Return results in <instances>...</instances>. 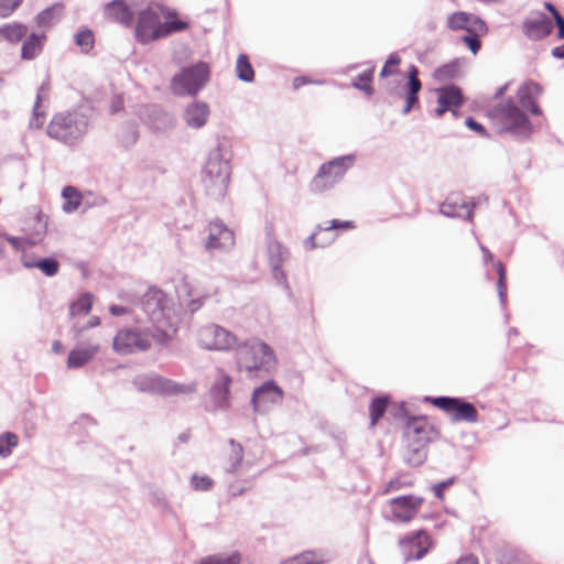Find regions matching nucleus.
<instances>
[{"label": "nucleus", "mask_w": 564, "mask_h": 564, "mask_svg": "<svg viewBox=\"0 0 564 564\" xmlns=\"http://www.w3.org/2000/svg\"><path fill=\"white\" fill-rule=\"evenodd\" d=\"M282 390L270 380L256 388L252 393L251 404L256 413H265L269 409L282 401Z\"/></svg>", "instance_id": "nucleus-15"}, {"label": "nucleus", "mask_w": 564, "mask_h": 564, "mask_svg": "<svg viewBox=\"0 0 564 564\" xmlns=\"http://www.w3.org/2000/svg\"><path fill=\"white\" fill-rule=\"evenodd\" d=\"M456 65L455 64H446L434 70L433 77L438 82H445L452 79L456 74Z\"/></svg>", "instance_id": "nucleus-52"}, {"label": "nucleus", "mask_w": 564, "mask_h": 564, "mask_svg": "<svg viewBox=\"0 0 564 564\" xmlns=\"http://www.w3.org/2000/svg\"><path fill=\"white\" fill-rule=\"evenodd\" d=\"M104 14L106 19L120 23L124 26H131L134 15V9L128 6L124 0H113L105 4Z\"/></svg>", "instance_id": "nucleus-25"}, {"label": "nucleus", "mask_w": 564, "mask_h": 564, "mask_svg": "<svg viewBox=\"0 0 564 564\" xmlns=\"http://www.w3.org/2000/svg\"><path fill=\"white\" fill-rule=\"evenodd\" d=\"M191 484L195 490L208 491L213 487V480L208 476L193 475Z\"/></svg>", "instance_id": "nucleus-53"}, {"label": "nucleus", "mask_w": 564, "mask_h": 564, "mask_svg": "<svg viewBox=\"0 0 564 564\" xmlns=\"http://www.w3.org/2000/svg\"><path fill=\"white\" fill-rule=\"evenodd\" d=\"M45 35L32 33L22 44L21 57L25 61L34 59L43 48Z\"/></svg>", "instance_id": "nucleus-32"}, {"label": "nucleus", "mask_w": 564, "mask_h": 564, "mask_svg": "<svg viewBox=\"0 0 564 564\" xmlns=\"http://www.w3.org/2000/svg\"><path fill=\"white\" fill-rule=\"evenodd\" d=\"M62 11L63 6L59 3L46 8L36 15V24L41 28L51 26L56 21H58Z\"/></svg>", "instance_id": "nucleus-37"}, {"label": "nucleus", "mask_w": 564, "mask_h": 564, "mask_svg": "<svg viewBox=\"0 0 564 564\" xmlns=\"http://www.w3.org/2000/svg\"><path fill=\"white\" fill-rule=\"evenodd\" d=\"M232 377L223 368H216L214 380L209 388V399L216 411H227L231 406L230 387Z\"/></svg>", "instance_id": "nucleus-12"}, {"label": "nucleus", "mask_w": 564, "mask_h": 564, "mask_svg": "<svg viewBox=\"0 0 564 564\" xmlns=\"http://www.w3.org/2000/svg\"><path fill=\"white\" fill-rule=\"evenodd\" d=\"M74 41L77 46L82 48L84 53L89 52L94 47L95 37L94 33L89 29H84L77 32L74 36Z\"/></svg>", "instance_id": "nucleus-47"}, {"label": "nucleus", "mask_w": 564, "mask_h": 564, "mask_svg": "<svg viewBox=\"0 0 564 564\" xmlns=\"http://www.w3.org/2000/svg\"><path fill=\"white\" fill-rule=\"evenodd\" d=\"M109 312L111 315L113 316H121V315H124L127 314L129 311L127 307L124 306H120V305H111L109 307Z\"/></svg>", "instance_id": "nucleus-62"}, {"label": "nucleus", "mask_w": 564, "mask_h": 564, "mask_svg": "<svg viewBox=\"0 0 564 564\" xmlns=\"http://www.w3.org/2000/svg\"><path fill=\"white\" fill-rule=\"evenodd\" d=\"M23 264L25 268L40 269L46 276H54L59 270V263L54 258H42L32 262L24 261Z\"/></svg>", "instance_id": "nucleus-36"}, {"label": "nucleus", "mask_w": 564, "mask_h": 564, "mask_svg": "<svg viewBox=\"0 0 564 564\" xmlns=\"http://www.w3.org/2000/svg\"><path fill=\"white\" fill-rule=\"evenodd\" d=\"M236 75L246 83H251L254 79L253 67L246 54H240L236 62Z\"/></svg>", "instance_id": "nucleus-38"}, {"label": "nucleus", "mask_w": 564, "mask_h": 564, "mask_svg": "<svg viewBox=\"0 0 564 564\" xmlns=\"http://www.w3.org/2000/svg\"><path fill=\"white\" fill-rule=\"evenodd\" d=\"M241 555L239 552H232L229 555L217 554L206 556L200 560L199 564H240Z\"/></svg>", "instance_id": "nucleus-44"}, {"label": "nucleus", "mask_w": 564, "mask_h": 564, "mask_svg": "<svg viewBox=\"0 0 564 564\" xmlns=\"http://www.w3.org/2000/svg\"><path fill=\"white\" fill-rule=\"evenodd\" d=\"M355 162V154H346L323 163L310 182V191L322 194L334 188L344 178L346 172L354 166Z\"/></svg>", "instance_id": "nucleus-7"}, {"label": "nucleus", "mask_w": 564, "mask_h": 564, "mask_svg": "<svg viewBox=\"0 0 564 564\" xmlns=\"http://www.w3.org/2000/svg\"><path fill=\"white\" fill-rule=\"evenodd\" d=\"M311 83H312V80L310 78H307L305 76H299V77L294 78L293 87H294V89H299L300 87L311 84Z\"/></svg>", "instance_id": "nucleus-63"}, {"label": "nucleus", "mask_w": 564, "mask_h": 564, "mask_svg": "<svg viewBox=\"0 0 564 564\" xmlns=\"http://www.w3.org/2000/svg\"><path fill=\"white\" fill-rule=\"evenodd\" d=\"M203 306V299H194L187 303V310L191 313H195Z\"/></svg>", "instance_id": "nucleus-61"}, {"label": "nucleus", "mask_w": 564, "mask_h": 564, "mask_svg": "<svg viewBox=\"0 0 564 564\" xmlns=\"http://www.w3.org/2000/svg\"><path fill=\"white\" fill-rule=\"evenodd\" d=\"M165 377L155 372L137 375L132 379L133 387L142 393L163 395Z\"/></svg>", "instance_id": "nucleus-26"}, {"label": "nucleus", "mask_w": 564, "mask_h": 564, "mask_svg": "<svg viewBox=\"0 0 564 564\" xmlns=\"http://www.w3.org/2000/svg\"><path fill=\"white\" fill-rule=\"evenodd\" d=\"M478 202L469 203L459 195H451L446 198L444 203L440 206V213L445 217H462L467 220L473 219V208L479 204Z\"/></svg>", "instance_id": "nucleus-20"}, {"label": "nucleus", "mask_w": 564, "mask_h": 564, "mask_svg": "<svg viewBox=\"0 0 564 564\" xmlns=\"http://www.w3.org/2000/svg\"><path fill=\"white\" fill-rule=\"evenodd\" d=\"M197 340L204 349L219 351L235 350L239 343L234 333L217 324H208L199 328Z\"/></svg>", "instance_id": "nucleus-8"}, {"label": "nucleus", "mask_w": 564, "mask_h": 564, "mask_svg": "<svg viewBox=\"0 0 564 564\" xmlns=\"http://www.w3.org/2000/svg\"><path fill=\"white\" fill-rule=\"evenodd\" d=\"M453 484H454V478H448L444 481H441V482L434 485L432 490H433L435 497L442 500L444 498V490Z\"/></svg>", "instance_id": "nucleus-56"}, {"label": "nucleus", "mask_w": 564, "mask_h": 564, "mask_svg": "<svg viewBox=\"0 0 564 564\" xmlns=\"http://www.w3.org/2000/svg\"><path fill=\"white\" fill-rule=\"evenodd\" d=\"M388 405V399L384 397L376 398L369 406L371 425H375L384 414Z\"/></svg>", "instance_id": "nucleus-48"}, {"label": "nucleus", "mask_w": 564, "mask_h": 564, "mask_svg": "<svg viewBox=\"0 0 564 564\" xmlns=\"http://www.w3.org/2000/svg\"><path fill=\"white\" fill-rule=\"evenodd\" d=\"M401 63V58L397 53H392L389 55V57L386 61V64L383 65L380 76L386 77L389 75H392L395 73V70L391 69L390 66H398Z\"/></svg>", "instance_id": "nucleus-54"}, {"label": "nucleus", "mask_w": 564, "mask_h": 564, "mask_svg": "<svg viewBox=\"0 0 564 564\" xmlns=\"http://www.w3.org/2000/svg\"><path fill=\"white\" fill-rule=\"evenodd\" d=\"M141 305L155 328L152 337L159 344H167L176 334L180 324L174 301L161 289L150 286L142 296Z\"/></svg>", "instance_id": "nucleus-1"}, {"label": "nucleus", "mask_w": 564, "mask_h": 564, "mask_svg": "<svg viewBox=\"0 0 564 564\" xmlns=\"http://www.w3.org/2000/svg\"><path fill=\"white\" fill-rule=\"evenodd\" d=\"M50 99V82L45 80L37 89L36 99L33 106L32 117L30 119V127L39 129L43 126L45 119V109Z\"/></svg>", "instance_id": "nucleus-27"}, {"label": "nucleus", "mask_w": 564, "mask_h": 564, "mask_svg": "<svg viewBox=\"0 0 564 564\" xmlns=\"http://www.w3.org/2000/svg\"><path fill=\"white\" fill-rule=\"evenodd\" d=\"M543 94V88L534 82L523 83L517 90V102L522 108L529 110L533 116H542V110L538 105L539 98Z\"/></svg>", "instance_id": "nucleus-18"}, {"label": "nucleus", "mask_w": 564, "mask_h": 564, "mask_svg": "<svg viewBox=\"0 0 564 564\" xmlns=\"http://www.w3.org/2000/svg\"><path fill=\"white\" fill-rule=\"evenodd\" d=\"M465 124L473 131L477 132L480 135H486V129L482 124L477 122L473 117H468L465 120Z\"/></svg>", "instance_id": "nucleus-57"}, {"label": "nucleus", "mask_w": 564, "mask_h": 564, "mask_svg": "<svg viewBox=\"0 0 564 564\" xmlns=\"http://www.w3.org/2000/svg\"><path fill=\"white\" fill-rule=\"evenodd\" d=\"M99 350V345H87L85 347H76L72 349L67 357V367L77 369L88 364Z\"/></svg>", "instance_id": "nucleus-29"}, {"label": "nucleus", "mask_w": 564, "mask_h": 564, "mask_svg": "<svg viewBox=\"0 0 564 564\" xmlns=\"http://www.w3.org/2000/svg\"><path fill=\"white\" fill-rule=\"evenodd\" d=\"M372 79L373 68H370L359 74L356 78H354L351 82V86L355 89L364 91L367 96H371L373 94V87L371 86Z\"/></svg>", "instance_id": "nucleus-41"}, {"label": "nucleus", "mask_w": 564, "mask_h": 564, "mask_svg": "<svg viewBox=\"0 0 564 564\" xmlns=\"http://www.w3.org/2000/svg\"><path fill=\"white\" fill-rule=\"evenodd\" d=\"M197 391V383L194 381L180 383L165 378L163 397H173L178 394H192Z\"/></svg>", "instance_id": "nucleus-33"}, {"label": "nucleus", "mask_w": 564, "mask_h": 564, "mask_svg": "<svg viewBox=\"0 0 564 564\" xmlns=\"http://www.w3.org/2000/svg\"><path fill=\"white\" fill-rule=\"evenodd\" d=\"M21 3L22 0H0V17H9Z\"/></svg>", "instance_id": "nucleus-55"}, {"label": "nucleus", "mask_w": 564, "mask_h": 564, "mask_svg": "<svg viewBox=\"0 0 564 564\" xmlns=\"http://www.w3.org/2000/svg\"><path fill=\"white\" fill-rule=\"evenodd\" d=\"M352 227L354 224L351 221H343L338 219H333L328 226L318 225L315 231L304 240V247L307 250H313L318 247L324 248L335 239L332 230L349 229Z\"/></svg>", "instance_id": "nucleus-17"}, {"label": "nucleus", "mask_w": 564, "mask_h": 564, "mask_svg": "<svg viewBox=\"0 0 564 564\" xmlns=\"http://www.w3.org/2000/svg\"><path fill=\"white\" fill-rule=\"evenodd\" d=\"M63 197L66 202L63 205L65 213H73L82 205V197L79 192L73 186H66L62 192Z\"/></svg>", "instance_id": "nucleus-40"}, {"label": "nucleus", "mask_w": 564, "mask_h": 564, "mask_svg": "<svg viewBox=\"0 0 564 564\" xmlns=\"http://www.w3.org/2000/svg\"><path fill=\"white\" fill-rule=\"evenodd\" d=\"M139 132L138 128L134 123H127L123 126L118 134V139L120 143L124 148H130L134 145L138 141Z\"/></svg>", "instance_id": "nucleus-43"}, {"label": "nucleus", "mask_w": 564, "mask_h": 564, "mask_svg": "<svg viewBox=\"0 0 564 564\" xmlns=\"http://www.w3.org/2000/svg\"><path fill=\"white\" fill-rule=\"evenodd\" d=\"M487 32H468L462 36V41L468 46L473 54H477L481 47L480 36Z\"/></svg>", "instance_id": "nucleus-51"}, {"label": "nucleus", "mask_w": 564, "mask_h": 564, "mask_svg": "<svg viewBox=\"0 0 564 564\" xmlns=\"http://www.w3.org/2000/svg\"><path fill=\"white\" fill-rule=\"evenodd\" d=\"M554 23L557 26V39L563 40L564 39V18L562 14H556V18L554 19Z\"/></svg>", "instance_id": "nucleus-60"}, {"label": "nucleus", "mask_w": 564, "mask_h": 564, "mask_svg": "<svg viewBox=\"0 0 564 564\" xmlns=\"http://www.w3.org/2000/svg\"><path fill=\"white\" fill-rule=\"evenodd\" d=\"M235 245L234 232L219 220L213 221L208 226V236L205 241V249L209 253L226 252Z\"/></svg>", "instance_id": "nucleus-13"}, {"label": "nucleus", "mask_w": 564, "mask_h": 564, "mask_svg": "<svg viewBox=\"0 0 564 564\" xmlns=\"http://www.w3.org/2000/svg\"><path fill=\"white\" fill-rule=\"evenodd\" d=\"M210 109L205 101H193L186 106L183 112V120L191 129L203 128L209 118Z\"/></svg>", "instance_id": "nucleus-23"}, {"label": "nucleus", "mask_w": 564, "mask_h": 564, "mask_svg": "<svg viewBox=\"0 0 564 564\" xmlns=\"http://www.w3.org/2000/svg\"><path fill=\"white\" fill-rule=\"evenodd\" d=\"M422 89V83L419 79V69L411 65L408 70V85L405 94V106L402 110L403 115H408L412 108L419 102V93Z\"/></svg>", "instance_id": "nucleus-28"}, {"label": "nucleus", "mask_w": 564, "mask_h": 564, "mask_svg": "<svg viewBox=\"0 0 564 564\" xmlns=\"http://www.w3.org/2000/svg\"><path fill=\"white\" fill-rule=\"evenodd\" d=\"M28 28L21 23H9L0 28V36L11 43L22 40Z\"/></svg>", "instance_id": "nucleus-35"}, {"label": "nucleus", "mask_w": 564, "mask_h": 564, "mask_svg": "<svg viewBox=\"0 0 564 564\" xmlns=\"http://www.w3.org/2000/svg\"><path fill=\"white\" fill-rule=\"evenodd\" d=\"M150 347L149 336L137 328L120 329L112 341L113 350L121 355L145 351Z\"/></svg>", "instance_id": "nucleus-11"}, {"label": "nucleus", "mask_w": 564, "mask_h": 564, "mask_svg": "<svg viewBox=\"0 0 564 564\" xmlns=\"http://www.w3.org/2000/svg\"><path fill=\"white\" fill-rule=\"evenodd\" d=\"M89 120L78 110L57 112L51 119L46 133L65 145H75L83 140L88 131Z\"/></svg>", "instance_id": "nucleus-3"}, {"label": "nucleus", "mask_w": 564, "mask_h": 564, "mask_svg": "<svg viewBox=\"0 0 564 564\" xmlns=\"http://www.w3.org/2000/svg\"><path fill=\"white\" fill-rule=\"evenodd\" d=\"M405 484L402 482L399 478L391 479L384 487L383 494H389L393 490H398L403 487Z\"/></svg>", "instance_id": "nucleus-58"}, {"label": "nucleus", "mask_w": 564, "mask_h": 564, "mask_svg": "<svg viewBox=\"0 0 564 564\" xmlns=\"http://www.w3.org/2000/svg\"><path fill=\"white\" fill-rule=\"evenodd\" d=\"M94 296L90 293L82 294L75 302L69 306V314L72 316L77 314H88L91 311Z\"/></svg>", "instance_id": "nucleus-42"}, {"label": "nucleus", "mask_w": 564, "mask_h": 564, "mask_svg": "<svg viewBox=\"0 0 564 564\" xmlns=\"http://www.w3.org/2000/svg\"><path fill=\"white\" fill-rule=\"evenodd\" d=\"M325 554L322 551H305L295 556L289 557L282 564H325Z\"/></svg>", "instance_id": "nucleus-34"}, {"label": "nucleus", "mask_w": 564, "mask_h": 564, "mask_svg": "<svg viewBox=\"0 0 564 564\" xmlns=\"http://www.w3.org/2000/svg\"><path fill=\"white\" fill-rule=\"evenodd\" d=\"M447 28L452 31L488 32L487 24L477 15L458 11L447 18Z\"/></svg>", "instance_id": "nucleus-21"}, {"label": "nucleus", "mask_w": 564, "mask_h": 564, "mask_svg": "<svg viewBox=\"0 0 564 564\" xmlns=\"http://www.w3.org/2000/svg\"><path fill=\"white\" fill-rule=\"evenodd\" d=\"M229 445L231 447V453L228 457V466L225 470L228 474H235L242 462L243 448L241 444L236 442L234 438L229 440Z\"/></svg>", "instance_id": "nucleus-39"}, {"label": "nucleus", "mask_w": 564, "mask_h": 564, "mask_svg": "<svg viewBox=\"0 0 564 564\" xmlns=\"http://www.w3.org/2000/svg\"><path fill=\"white\" fill-rule=\"evenodd\" d=\"M489 113L501 132H508L524 139L529 138L533 132L532 122L512 98L502 100Z\"/></svg>", "instance_id": "nucleus-4"}, {"label": "nucleus", "mask_w": 564, "mask_h": 564, "mask_svg": "<svg viewBox=\"0 0 564 564\" xmlns=\"http://www.w3.org/2000/svg\"><path fill=\"white\" fill-rule=\"evenodd\" d=\"M434 429L425 417H411L404 426V441L429 444L433 440Z\"/></svg>", "instance_id": "nucleus-19"}, {"label": "nucleus", "mask_w": 564, "mask_h": 564, "mask_svg": "<svg viewBox=\"0 0 564 564\" xmlns=\"http://www.w3.org/2000/svg\"><path fill=\"white\" fill-rule=\"evenodd\" d=\"M424 499L422 497L409 495L399 496L389 500L393 520L408 523L419 512Z\"/></svg>", "instance_id": "nucleus-16"}, {"label": "nucleus", "mask_w": 564, "mask_h": 564, "mask_svg": "<svg viewBox=\"0 0 564 564\" xmlns=\"http://www.w3.org/2000/svg\"><path fill=\"white\" fill-rule=\"evenodd\" d=\"M431 546L430 538L424 530L406 534L399 541V547L404 561L421 560Z\"/></svg>", "instance_id": "nucleus-14"}, {"label": "nucleus", "mask_w": 564, "mask_h": 564, "mask_svg": "<svg viewBox=\"0 0 564 564\" xmlns=\"http://www.w3.org/2000/svg\"><path fill=\"white\" fill-rule=\"evenodd\" d=\"M426 445L427 444H421L413 441H405V463L413 467L422 465L427 456Z\"/></svg>", "instance_id": "nucleus-31"}, {"label": "nucleus", "mask_w": 564, "mask_h": 564, "mask_svg": "<svg viewBox=\"0 0 564 564\" xmlns=\"http://www.w3.org/2000/svg\"><path fill=\"white\" fill-rule=\"evenodd\" d=\"M438 107L435 109V116L442 117L446 111L453 110L463 104V94L456 85H447L436 89Z\"/></svg>", "instance_id": "nucleus-22"}, {"label": "nucleus", "mask_w": 564, "mask_h": 564, "mask_svg": "<svg viewBox=\"0 0 564 564\" xmlns=\"http://www.w3.org/2000/svg\"><path fill=\"white\" fill-rule=\"evenodd\" d=\"M162 7L159 4L149 6L139 11V19L135 25L134 35L138 42L147 44L153 40L161 39V14Z\"/></svg>", "instance_id": "nucleus-10"}, {"label": "nucleus", "mask_w": 564, "mask_h": 564, "mask_svg": "<svg viewBox=\"0 0 564 564\" xmlns=\"http://www.w3.org/2000/svg\"><path fill=\"white\" fill-rule=\"evenodd\" d=\"M272 271V278L289 295L292 294L291 286L288 281V275L285 271L282 269V265H272L270 267Z\"/></svg>", "instance_id": "nucleus-50"}, {"label": "nucleus", "mask_w": 564, "mask_h": 564, "mask_svg": "<svg viewBox=\"0 0 564 564\" xmlns=\"http://www.w3.org/2000/svg\"><path fill=\"white\" fill-rule=\"evenodd\" d=\"M553 22L545 14H539L536 18L527 19L523 22L522 30L524 35L533 41L542 40L553 32Z\"/></svg>", "instance_id": "nucleus-24"}, {"label": "nucleus", "mask_w": 564, "mask_h": 564, "mask_svg": "<svg viewBox=\"0 0 564 564\" xmlns=\"http://www.w3.org/2000/svg\"><path fill=\"white\" fill-rule=\"evenodd\" d=\"M187 23L178 20L177 18L170 19L161 24V37L167 36L175 32H181L187 29Z\"/></svg>", "instance_id": "nucleus-49"}, {"label": "nucleus", "mask_w": 564, "mask_h": 564, "mask_svg": "<svg viewBox=\"0 0 564 564\" xmlns=\"http://www.w3.org/2000/svg\"><path fill=\"white\" fill-rule=\"evenodd\" d=\"M425 401L448 413L454 422L475 423L478 421V411L470 402L455 397H426Z\"/></svg>", "instance_id": "nucleus-9"}, {"label": "nucleus", "mask_w": 564, "mask_h": 564, "mask_svg": "<svg viewBox=\"0 0 564 564\" xmlns=\"http://www.w3.org/2000/svg\"><path fill=\"white\" fill-rule=\"evenodd\" d=\"M247 489H248V488H246V487L241 486V485H240V484H238V482H232V484H230V485H229V488H228L229 494H230L231 496H234V497L242 495L243 492H246V491H247Z\"/></svg>", "instance_id": "nucleus-59"}, {"label": "nucleus", "mask_w": 564, "mask_h": 564, "mask_svg": "<svg viewBox=\"0 0 564 564\" xmlns=\"http://www.w3.org/2000/svg\"><path fill=\"white\" fill-rule=\"evenodd\" d=\"M267 256L270 267L283 265L290 257L288 248H285L280 241L273 237L268 236L267 239Z\"/></svg>", "instance_id": "nucleus-30"}, {"label": "nucleus", "mask_w": 564, "mask_h": 564, "mask_svg": "<svg viewBox=\"0 0 564 564\" xmlns=\"http://www.w3.org/2000/svg\"><path fill=\"white\" fill-rule=\"evenodd\" d=\"M456 564H478L477 558L473 555L462 557Z\"/></svg>", "instance_id": "nucleus-64"}, {"label": "nucleus", "mask_w": 564, "mask_h": 564, "mask_svg": "<svg viewBox=\"0 0 564 564\" xmlns=\"http://www.w3.org/2000/svg\"><path fill=\"white\" fill-rule=\"evenodd\" d=\"M19 437L12 432H4L0 435V457H8L12 449L18 446Z\"/></svg>", "instance_id": "nucleus-45"}, {"label": "nucleus", "mask_w": 564, "mask_h": 564, "mask_svg": "<svg viewBox=\"0 0 564 564\" xmlns=\"http://www.w3.org/2000/svg\"><path fill=\"white\" fill-rule=\"evenodd\" d=\"M209 79L210 67L200 61L182 67L171 79V90L178 97H195L205 88Z\"/></svg>", "instance_id": "nucleus-6"}, {"label": "nucleus", "mask_w": 564, "mask_h": 564, "mask_svg": "<svg viewBox=\"0 0 564 564\" xmlns=\"http://www.w3.org/2000/svg\"><path fill=\"white\" fill-rule=\"evenodd\" d=\"M497 273H498V282H497V291L500 304L502 307L506 306L507 303V283H506V268L501 261H497L494 263Z\"/></svg>", "instance_id": "nucleus-46"}, {"label": "nucleus", "mask_w": 564, "mask_h": 564, "mask_svg": "<svg viewBox=\"0 0 564 564\" xmlns=\"http://www.w3.org/2000/svg\"><path fill=\"white\" fill-rule=\"evenodd\" d=\"M235 359L238 369L249 375L270 373L276 367L273 349L259 338L238 343L235 348Z\"/></svg>", "instance_id": "nucleus-2"}, {"label": "nucleus", "mask_w": 564, "mask_h": 564, "mask_svg": "<svg viewBox=\"0 0 564 564\" xmlns=\"http://www.w3.org/2000/svg\"><path fill=\"white\" fill-rule=\"evenodd\" d=\"M230 180L229 160L223 154L221 149H213L207 156L202 171V183L206 194L215 199L225 197Z\"/></svg>", "instance_id": "nucleus-5"}]
</instances>
